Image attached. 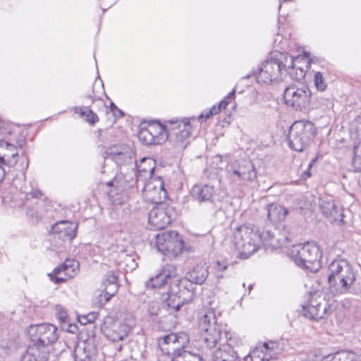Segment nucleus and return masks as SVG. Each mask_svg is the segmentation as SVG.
Wrapping results in <instances>:
<instances>
[{
	"label": "nucleus",
	"instance_id": "55",
	"mask_svg": "<svg viewBox=\"0 0 361 361\" xmlns=\"http://www.w3.org/2000/svg\"><path fill=\"white\" fill-rule=\"evenodd\" d=\"M348 293H351L361 298V285H359L358 286L356 287H353L352 289L350 288Z\"/></svg>",
	"mask_w": 361,
	"mask_h": 361
},
{
	"label": "nucleus",
	"instance_id": "39",
	"mask_svg": "<svg viewBox=\"0 0 361 361\" xmlns=\"http://www.w3.org/2000/svg\"><path fill=\"white\" fill-rule=\"evenodd\" d=\"M56 317L61 324H67L69 322V318L67 312L64 308L60 305H56Z\"/></svg>",
	"mask_w": 361,
	"mask_h": 361
},
{
	"label": "nucleus",
	"instance_id": "45",
	"mask_svg": "<svg viewBox=\"0 0 361 361\" xmlns=\"http://www.w3.org/2000/svg\"><path fill=\"white\" fill-rule=\"evenodd\" d=\"M302 54L308 55L309 59H311V65L314 64V65H317V66H324V59L317 58L315 56L311 57V54L309 52L304 51Z\"/></svg>",
	"mask_w": 361,
	"mask_h": 361
},
{
	"label": "nucleus",
	"instance_id": "50",
	"mask_svg": "<svg viewBox=\"0 0 361 361\" xmlns=\"http://www.w3.org/2000/svg\"><path fill=\"white\" fill-rule=\"evenodd\" d=\"M22 161L21 170H26L29 166V159L27 155L22 154L20 157Z\"/></svg>",
	"mask_w": 361,
	"mask_h": 361
},
{
	"label": "nucleus",
	"instance_id": "23",
	"mask_svg": "<svg viewBox=\"0 0 361 361\" xmlns=\"http://www.w3.org/2000/svg\"><path fill=\"white\" fill-rule=\"evenodd\" d=\"M97 349L90 339L80 342L74 349L75 361H94Z\"/></svg>",
	"mask_w": 361,
	"mask_h": 361
},
{
	"label": "nucleus",
	"instance_id": "43",
	"mask_svg": "<svg viewBox=\"0 0 361 361\" xmlns=\"http://www.w3.org/2000/svg\"><path fill=\"white\" fill-rule=\"evenodd\" d=\"M85 121L91 125H94L99 121V117L92 110L88 109Z\"/></svg>",
	"mask_w": 361,
	"mask_h": 361
},
{
	"label": "nucleus",
	"instance_id": "34",
	"mask_svg": "<svg viewBox=\"0 0 361 361\" xmlns=\"http://www.w3.org/2000/svg\"><path fill=\"white\" fill-rule=\"evenodd\" d=\"M18 156V152H13V151H11V154H5L3 157H0V183L4 180L6 173V171L3 167V165L14 166L17 164V160L16 159V157Z\"/></svg>",
	"mask_w": 361,
	"mask_h": 361
},
{
	"label": "nucleus",
	"instance_id": "15",
	"mask_svg": "<svg viewBox=\"0 0 361 361\" xmlns=\"http://www.w3.org/2000/svg\"><path fill=\"white\" fill-rule=\"evenodd\" d=\"M80 264L75 259H66L63 263L48 274L49 279L55 284H60L75 276L79 269Z\"/></svg>",
	"mask_w": 361,
	"mask_h": 361
},
{
	"label": "nucleus",
	"instance_id": "6",
	"mask_svg": "<svg viewBox=\"0 0 361 361\" xmlns=\"http://www.w3.org/2000/svg\"><path fill=\"white\" fill-rule=\"evenodd\" d=\"M130 329V325L118 319L110 316L104 319L101 331L105 337L112 342L104 348L103 354L106 359L111 357L112 352H114V355H116V353L121 350L122 345L114 343L123 341L128 336Z\"/></svg>",
	"mask_w": 361,
	"mask_h": 361
},
{
	"label": "nucleus",
	"instance_id": "31",
	"mask_svg": "<svg viewBox=\"0 0 361 361\" xmlns=\"http://www.w3.org/2000/svg\"><path fill=\"white\" fill-rule=\"evenodd\" d=\"M213 361H240L237 352L232 348L219 347L212 353Z\"/></svg>",
	"mask_w": 361,
	"mask_h": 361
},
{
	"label": "nucleus",
	"instance_id": "36",
	"mask_svg": "<svg viewBox=\"0 0 361 361\" xmlns=\"http://www.w3.org/2000/svg\"><path fill=\"white\" fill-rule=\"evenodd\" d=\"M139 140L145 145H156L155 141L152 136L149 128L142 127L138 133Z\"/></svg>",
	"mask_w": 361,
	"mask_h": 361
},
{
	"label": "nucleus",
	"instance_id": "61",
	"mask_svg": "<svg viewBox=\"0 0 361 361\" xmlns=\"http://www.w3.org/2000/svg\"><path fill=\"white\" fill-rule=\"evenodd\" d=\"M235 89H233V90H232V92H231L230 93H228V95L224 98V100H226V101H227V99H232V98H233V97H234V96H235Z\"/></svg>",
	"mask_w": 361,
	"mask_h": 361
},
{
	"label": "nucleus",
	"instance_id": "54",
	"mask_svg": "<svg viewBox=\"0 0 361 361\" xmlns=\"http://www.w3.org/2000/svg\"><path fill=\"white\" fill-rule=\"evenodd\" d=\"M276 343L275 342H270L269 343H264V345H263V347L265 348L266 350H270L271 351H274L276 346Z\"/></svg>",
	"mask_w": 361,
	"mask_h": 361
},
{
	"label": "nucleus",
	"instance_id": "27",
	"mask_svg": "<svg viewBox=\"0 0 361 361\" xmlns=\"http://www.w3.org/2000/svg\"><path fill=\"white\" fill-rule=\"evenodd\" d=\"M208 268L205 263L197 264L192 269L187 271L184 279H188L192 285H202L209 276Z\"/></svg>",
	"mask_w": 361,
	"mask_h": 361
},
{
	"label": "nucleus",
	"instance_id": "19",
	"mask_svg": "<svg viewBox=\"0 0 361 361\" xmlns=\"http://www.w3.org/2000/svg\"><path fill=\"white\" fill-rule=\"evenodd\" d=\"M176 277L177 269L176 267L166 264L160 272L146 281L145 286L149 289L161 288L168 283L169 280L173 281Z\"/></svg>",
	"mask_w": 361,
	"mask_h": 361
},
{
	"label": "nucleus",
	"instance_id": "41",
	"mask_svg": "<svg viewBox=\"0 0 361 361\" xmlns=\"http://www.w3.org/2000/svg\"><path fill=\"white\" fill-rule=\"evenodd\" d=\"M352 166L355 172L361 173V153H353Z\"/></svg>",
	"mask_w": 361,
	"mask_h": 361
},
{
	"label": "nucleus",
	"instance_id": "8",
	"mask_svg": "<svg viewBox=\"0 0 361 361\" xmlns=\"http://www.w3.org/2000/svg\"><path fill=\"white\" fill-rule=\"evenodd\" d=\"M289 256L298 267L311 272H317L322 267V253L319 247L314 243L307 242L294 245Z\"/></svg>",
	"mask_w": 361,
	"mask_h": 361
},
{
	"label": "nucleus",
	"instance_id": "9",
	"mask_svg": "<svg viewBox=\"0 0 361 361\" xmlns=\"http://www.w3.org/2000/svg\"><path fill=\"white\" fill-rule=\"evenodd\" d=\"M334 302L326 300L321 292H310L307 301L302 305L304 317L312 320L318 321L329 317L334 312Z\"/></svg>",
	"mask_w": 361,
	"mask_h": 361
},
{
	"label": "nucleus",
	"instance_id": "46",
	"mask_svg": "<svg viewBox=\"0 0 361 361\" xmlns=\"http://www.w3.org/2000/svg\"><path fill=\"white\" fill-rule=\"evenodd\" d=\"M110 110L113 113L115 117L121 118L124 116V113L118 109L114 102L110 103Z\"/></svg>",
	"mask_w": 361,
	"mask_h": 361
},
{
	"label": "nucleus",
	"instance_id": "14",
	"mask_svg": "<svg viewBox=\"0 0 361 361\" xmlns=\"http://www.w3.org/2000/svg\"><path fill=\"white\" fill-rule=\"evenodd\" d=\"M299 59L305 60L307 66H311V59H309L307 54H298L297 56H292L288 52H281L276 50L269 53L262 61V66L259 68L274 65H276L278 68H296V63Z\"/></svg>",
	"mask_w": 361,
	"mask_h": 361
},
{
	"label": "nucleus",
	"instance_id": "25",
	"mask_svg": "<svg viewBox=\"0 0 361 361\" xmlns=\"http://www.w3.org/2000/svg\"><path fill=\"white\" fill-rule=\"evenodd\" d=\"M190 342L189 336L184 332L177 333V339L173 342L174 346L170 355L171 361H182L186 355L192 354L186 350Z\"/></svg>",
	"mask_w": 361,
	"mask_h": 361
},
{
	"label": "nucleus",
	"instance_id": "7",
	"mask_svg": "<svg viewBox=\"0 0 361 361\" xmlns=\"http://www.w3.org/2000/svg\"><path fill=\"white\" fill-rule=\"evenodd\" d=\"M317 133V127L312 121H295L289 129L288 146L295 151L302 152L314 142Z\"/></svg>",
	"mask_w": 361,
	"mask_h": 361
},
{
	"label": "nucleus",
	"instance_id": "64",
	"mask_svg": "<svg viewBox=\"0 0 361 361\" xmlns=\"http://www.w3.org/2000/svg\"><path fill=\"white\" fill-rule=\"evenodd\" d=\"M323 361H331L330 358H329V356L327 355Z\"/></svg>",
	"mask_w": 361,
	"mask_h": 361
},
{
	"label": "nucleus",
	"instance_id": "48",
	"mask_svg": "<svg viewBox=\"0 0 361 361\" xmlns=\"http://www.w3.org/2000/svg\"><path fill=\"white\" fill-rule=\"evenodd\" d=\"M88 109H90V107L76 106L74 108V112L79 114L81 117L85 118Z\"/></svg>",
	"mask_w": 361,
	"mask_h": 361
},
{
	"label": "nucleus",
	"instance_id": "53",
	"mask_svg": "<svg viewBox=\"0 0 361 361\" xmlns=\"http://www.w3.org/2000/svg\"><path fill=\"white\" fill-rule=\"evenodd\" d=\"M311 169L312 168H307L305 171H304L302 174L300 175V178L302 180H306L307 178H309L311 176Z\"/></svg>",
	"mask_w": 361,
	"mask_h": 361
},
{
	"label": "nucleus",
	"instance_id": "1",
	"mask_svg": "<svg viewBox=\"0 0 361 361\" xmlns=\"http://www.w3.org/2000/svg\"><path fill=\"white\" fill-rule=\"evenodd\" d=\"M235 245L241 252L245 255H252L260 247L262 241L264 240L267 244L275 249L286 246L289 242V238L285 231L282 233H276L267 230L259 234V231L255 229L252 225H242L239 226L234 233Z\"/></svg>",
	"mask_w": 361,
	"mask_h": 361
},
{
	"label": "nucleus",
	"instance_id": "22",
	"mask_svg": "<svg viewBox=\"0 0 361 361\" xmlns=\"http://www.w3.org/2000/svg\"><path fill=\"white\" fill-rule=\"evenodd\" d=\"M232 174L238 179L253 181L257 178V172L250 160L240 159L233 166Z\"/></svg>",
	"mask_w": 361,
	"mask_h": 361
},
{
	"label": "nucleus",
	"instance_id": "60",
	"mask_svg": "<svg viewBox=\"0 0 361 361\" xmlns=\"http://www.w3.org/2000/svg\"><path fill=\"white\" fill-rule=\"evenodd\" d=\"M298 64H304L306 68H310L311 66H307L306 61L305 60L301 59H299L298 61L296 63V68H302L301 66H299Z\"/></svg>",
	"mask_w": 361,
	"mask_h": 361
},
{
	"label": "nucleus",
	"instance_id": "4",
	"mask_svg": "<svg viewBox=\"0 0 361 361\" xmlns=\"http://www.w3.org/2000/svg\"><path fill=\"white\" fill-rule=\"evenodd\" d=\"M194 290L193 285L188 279L176 277L171 281L168 292L162 295L164 304L169 313L177 317L176 313L182 307L193 301Z\"/></svg>",
	"mask_w": 361,
	"mask_h": 361
},
{
	"label": "nucleus",
	"instance_id": "21",
	"mask_svg": "<svg viewBox=\"0 0 361 361\" xmlns=\"http://www.w3.org/2000/svg\"><path fill=\"white\" fill-rule=\"evenodd\" d=\"M104 285L105 290L99 295V306L104 305L110 298L117 292L118 285V273L117 271L110 270L105 275Z\"/></svg>",
	"mask_w": 361,
	"mask_h": 361
},
{
	"label": "nucleus",
	"instance_id": "30",
	"mask_svg": "<svg viewBox=\"0 0 361 361\" xmlns=\"http://www.w3.org/2000/svg\"><path fill=\"white\" fill-rule=\"evenodd\" d=\"M267 211V218L273 224L283 221L288 214V210L286 208L275 203L268 204Z\"/></svg>",
	"mask_w": 361,
	"mask_h": 361
},
{
	"label": "nucleus",
	"instance_id": "17",
	"mask_svg": "<svg viewBox=\"0 0 361 361\" xmlns=\"http://www.w3.org/2000/svg\"><path fill=\"white\" fill-rule=\"evenodd\" d=\"M143 195L147 201L152 204L157 205L167 204L164 202V200L167 198L168 194L161 178L147 183L143 189Z\"/></svg>",
	"mask_w": 361,
	"mask_h": 361
},
{
	"label": "nucleus",
	"instance_id": "42",
	"mask_svg": "<svg viewBox=\"0 0 361 361\" xmlns=\"http://www.w3.org/2000/svg\"><path fill=\"white\" fill-rule=\"evenodd\" d=\"M228 104V102L226 100H222L221 101L218 105H214L210 109H209V114L216 115L219 114L222 109H226L227 105Z\"/></svg>",
	"mask_w": 361,
	"mask_h": 361
},
{
	"label": "nucleus",
	"instance_id": "52",
	"mask_svg": "<svg viewBox=\"0 0 361 361\" xmlns=\"http://www.w3.org/2000/svg\"><path fill=\"white\" fill-rule=\"evenodd\" d=\"M358 140L357 144L353 146V153H361V137H355Z\"/></svg>",
	"mask_w": 361,
	"mask_h": 361
},
{
	"label": "nucleus",
	"instance_id": "10",
	"mask_svg": "<svg viewBox=\"0 0 361 361\" xmlns=\"http://www.w3.org/2000/svg\"><path fill=\"white\" fill-rule=\"evenodd\" d=\"M156 247L159 252L170 259H175L182 253L184 242L175 231H167L156 235Z\"/></svg>",
	"mask_w": 361,
	"mask_h": 361
},
{
	"label": "nucleus",
	"instance_id": "3",
	"mask_svg": "<svg viewBox=\"0 0 361 361\" xmlns=\"http://www.w3.org/2000/svg\"><path fill=\"white\" fill-rule=\"evenodd\" d=\"M30 344L27 350L40 360L49 361L51 345L59 338L57 327L51 324H31L27 329Z\"/></svg>",
	"mask_w": 361,
	"mask_h": 361
},
{
	"label": "nucleus",
	"instance_id": "47",
	"mask_svg": "<svg viewBox=\"0 0 361 361\" xmlns=\"http://www.w3.org/2000/svg\"><path fill=\"white\" fill-rule=\"evenodd\" d=\"M182 361H205L204 359L199 355L190 354L186 355V357Z\"/></svg>",
	"mask_w": 361,
	"mask_h": 361
},
{
	"label": "nucleus",
	"instance_id": "5",
	"mask_svg": "<svg viewBox=\"0 0 361 361\" xmlns=\"http://www.w3.org/2000/svg\"><path fill=\"white\" fill-rule=\"evenodd\" d=\"M356 279L350 264L345 259L332 261L328 268L329 289L336 294L348 293Z\"/></svg>",
	"mask_w": 361,
	"mask_h": 361
},
{
	"label": "nucleus",
	"instance_id": "24",
	"mask_svg": "<svg viewBox=\"0 0 361 361\" xmlns=\"http://www.w3.org/2000/svg\"><path fill=\"white\" fill-rule=\"evenodd\" d=\"M78 224L68 221H61L53 225L51 233L58 235V238L63 241L71 242L76 236Z\"/></svg>",
	"mask_w": 361,
	"mask_h": 361
},
{
	"label": "nucleus",
	"instance_id": "62",
	"mask_svg": "<svg viewBox=\"0 0 361 361\" xmlns=\"http://www.w3.org/2000/svg\"><path fill=\"white\" fill-rule=\"evenodd\" d=\"M94 97H95V96H94V94H87V95L86 96V97H87V99H91V103H93V102H94Z\"/></svg>",
	"mask_w": 361,
	"mask_h": 361
},
{
	"label": "nucleus",
	"instance_id": "56",
	"mask_svg": "<svg viewBox=\"0 0 361 361\" xmlns=\"http://www.w3.org/2000/svg\"><path fill=\"white\" fill-rule=\"evenodd\" d=\"M290 70H291V72H289V73H290V75H293V71H295V70H296V71H297L298 69H290ZM298 70L300 71V75H299L298 77H297V78H296V80H300V79H301V78H305V74H306V72H305V71H304V69L300 68V69H298Z\"/></svg>",
	"mask_w": 361,
	"mask_h": 361
},
{
	"label": "nucleus",
	"instance_id": "37",
	"mask_svg": "<svg viewBox=\"0 0 361 361\" xmlns=\"http://www.w3.org/2000/svg\"><path fill=\"white\" fill-rule=\"evenodd\" d=\"M314 85L317 90L324 91L327 88V83L324 79L323 73L321 72H316L314 77Z\"/></svg>",
	"mask_w": 361,
	"mask_h": 361
},
{
	"label": "nucleus",
	"instance_id": "57",
	"mask_svg": "<svg viewBox=\"0 0 361 361\" xmlns=\"http://www.w3.org/2000/svg\"><path fill=\"white\" fill-rule=\"evenodd\" d=\"M29 195H31L32 197H33V198H38L42 195V193L39 190H32Z\"/></svg>",
	"mask_w": 361,
	"mask_h": 361
},
{
	"label": "nucleus",
	"instance_id": "51",
	"mask_svg": "<svg viewBox=\"0 0 361 361\" xmlns=\"http://www.w3.org/2000/svg\"><path fill=\"white\" fill-rule=\"evenodd\" d=\"M0 147H5L6 149L10 151H15L16 147L13 145H11L6 141L0 140Z\"/></svg>",
	"mask_w": 361,
	"mask_h": 361
},
{
	"label": "nucleus",
	"instance_id": "2",
	"mask_svg": "<svg viewBox=\"0 0 361 361\" xmlns=\"http://www.w3.org/2000/svg\"><path fill=\"white\" fill-rule=\"evenodd\" d=\"M198 329L204 343L209 348L216 345L221 338L223 331H225L226 343L222 346L235 350V347L242 344L240 338L235 333L223 329V324L218 322L213 310H209L199 317Z\"/></svg>",
	"mask_w": 361,
	"mask_h": 361
},
{
	"label": "nucleus",
	"instance_id": "28",
	"mask_svg": "<svg viewBox=\"0 0 361 361\" xmlns=\"http://www.w3.org/2000/svg\"><path fill=\"white\" fill-rule=\"evenodd\" d=\"M149 132L153 136L156 145H161L169 138V130L159 121H151L147 123Z\"/></svg>",
	"mask_w": 361,
	"mask_h": 361
},
{
	"label": "nucleus",
	"instance_id": "13",
	"mask_svg": "<svg viewBox=\"0 0 361 361\" xmlns=\"http://www.w3.org/2000/svg\"><path fill=\"white\" fill-rule=\"evenodd\" d=\"M178 216L177 210L170 204H159L154 207L148 214L150 229L162 230Z\"/></svg>",
	"mask_w": 361,
	"mask_h": 361
},
{
	"label": "nucleus",
	"instance_id": "33",
	"mask_svg": "<svg viewBox=\"0 0 361 361\" xmlns=\"http://www.w3.org/2000/svg\"><path fill=\"white\" fill-rule=\"evenodd\" d=\"M328 356L331 361H361V355L353 350H341Z\"/></svg>",
	"mask_w": 361,
	"mask_h": 361
},
{
	"label": "nucleus",
	"instance_id": "12",
	"mask_svg": "<svg viewBox=\"0 0 361 361\" xmlns=\"http://www.w3.org/2000/svg\"><path fill=\"white\" fill-rule=\"evenodd\" d=\"M136 183L133 177L127 179L126 176H116L113 180L107 182L106 185L110 187L108 191L109 200L114 205H121L128 200L129 190Z\"/></svg>",
	"mask_w": 361,
	"mask_h": 361
},
{
	"label": "nucleus",
	"instance_id": "18",
	"mask_svg": "<svg viewBox=\"0 0 361 361\" xmlns=\"http://www.w3.org/2000/svg\"><path fill=\"white\" fill-rule=\"evenodd\" d=\"M319 208L323 215L330 223L340 224L343 222V208L336 204L331 197H320Z\"/></svg>",
	"mask_w": 361,
	"mask_h": 361
},
{
	"label": "nucleus",
	"instance_id": "44",
	"mask_svg": "<svg viewBox=\"0 0 361 361\" xmlns=\"http://www.w3.org/2000/svg\"><path fill=\"white\" fill-rule=\"evenodd\" d=\"M250 355L252 356L254 361H268L269 359L266 358L265 354L259 350H255L252 352H251Z\"/></svg>",
	"mask_w": 361,
	"mask_h": 361
},
{
	"label": "nucleus",
	"instance_id": "20",
	"mask_svg": "<svg viewBox=\"0 0 361 361\" xmlns=\"http://www.w3.org/2000/svg\"><path fill=\"white\" fill-rule=\"evenodd\" d=\"M173 126L169 130V137L173 139L177 144H183L188 139L191 133L192 126L188 118L181 121H169Z\"/></svg>",
	"mask_w": 361,
	"mask_h": 361
},
{
	"label": "nucleus",
	"instance_id": "59",
	"mask_svg": "<svg viewBox=\"0 0 361 361\" xmlns=\"http://www.w3.org/2000/svg\"><path fill=\"white\" fill-rule=\"evenodd\" d=\"M213 114H209V110L205 113H202L200 116V119L202 118H210Z\"/></svg>",
	"mask_w": 361,
	"mask_h": 361
},
{
	"label": "nucleus",
	"instance_id": "35",
	"mask_svg": "<svg viewBox=\"0 0 361 361\" xmlns=\"http://www.w3.org/2000/svg\"><path fill=\"white\" fill-rule=\"evenodd\" d=\"M228 262L226 260H215L212 262V271L216 279H221L224 277V272L228 269Z\"/></svg>",
	"mask_w": 361,
	"mask_h": 361
},
{
	"label": "nucleus",
	"instance_id": "38",
	"mask_svg": "<svg viewBox=\"0 0 361 361\" xmlns=\"http://www.w3.org/2000/svg\"><path fill=\"white\" fill-rule=\"evenodd\" d=\"M350 133L354 137H361V114L357 116L352 122Z\"/></svg>",
	"mask_w": 361,
	"mask_h": 361
},
{
	"label": "nucleus",
	"instance_id": "58",
	"mask_svg": "<svg viewBox=\"0 0 361 361\" xmlns=\"http://www.w3.org/2000/svg\"><path fill=\"white\" fill-rule=\"evenodd\" d=\"M319 155L315 157L314 158H313L310 162L309 163L308 166H309V168H312L315 164L316 162L317 161V160L319 159Z\"/></svg>",
	"mask_w": 361,
	"mask_h": 361
},
{
	"label": "nucleus",
	"instance_id": "29",
	"mask_svg": "<svg viewBox=\"0 0 361 361\" xmlns=\"http://www.w3.org/2000/svg\"><path fill=\"white\" fill-rule=\"evenodd\" d=\"M281 69H257L254 72L256 81L259 84H271L278 81Z\"/></svg>",
	"mask_w": 361,
	"mask_h": 361
},
{
	"label": "nucleus",
	"instance_id": "63",
	"mask_svg": "<svg viewBox=\"0 0 361 361\" xmlns=\"http://www.w3.org/2000/svg\"><path fill=\"white\" fill-rule=\"evenodd\" d=\"M243 360L244 361H254L250 353L245 356Z\"/></svg>",
	"mask_w": 361,
	"mask_h": 361
},
{
	"label": "nucleus",
	"instance_id": "26",
	"mask_svg": "<svg viewBox=\"0 0 361 361\" xmlns=\"http://www.w3.org/2000/svg\"><path fill=\"white\" fill-rule=\"evenodd\" d=\"M214 194V186L208 184L195 185L190 191L192 197L200 203L213 202Z\"/></svg>",
	"mask_w": 361,
	"mask_h": 361
},
{
	"label": "nucleus",
	"instance_id": "49",
	"mask_svg": "<svg viewBox=\"0 0 361 361\" xmlns=\"http://www.w3.org/2000/svg\"><path fill=\"white\" fill-rule=\"evenodd\" d=\"M27 215L33 219H38L39 218V214L36 209L29 208L27 212Z\"/></svg>",
	"mask_w": 361,
	"mask_h": 361
},
{
	"label": "nucleus",
	"instance_id": "32",
	"mask_svg": "<svg viewBox=\"0 0 361 361\" xmlns=\"http://www.w3.org/2000/svg\"><path fill=\"white\" fill-rule=\"evenodd\" d=\"M177 339V333H171L157 338V343L161 352L170 356L173 342Z\"/></svg>",
	"mask_w": 361,
	"mask_h": 361
},
{
	"label": "nucleus",
	"instance_id": "40",
	"mask_svg": "<svg viewBox=\"0 0 361 361\" xmlns=\"http://www.w3.org/2000/svg\"><path fill=\"white\" fill-rule=\"evenodd\" d=\"M98 317V313L90 312L87 315H82L79 317V322L82 324H92Z\"/></svg>",
	"mask_w": 361,
	"mask_h": 361
},
{
	"label": "nucleus",
	"instance_id": "16",
	"mask_svg": "<svg viewBox=\"0 0 361 361\" xmlns=\"http://www.w3.org/2000/svg\"><path fill=\"white\" fill-rule=\"evenodd\" d=\"M105 153L118 166H135L134 153L130 147L126 145H114L106 148Z\"/></svg>",
	"mask_w": 361,
	"mask_h": 361
},
{
	"label": "nucleus",
	"instance_id": "11",
	"mask_svg": "<svg viewBox=\"0 0 361 361\" xmlns=\"http://www.w3.org/2000/svg\"><path fill=\"white\" fill-rule=\"evenodd\" d=\"M285 104L295 111L306 110L310 104L312 92L307 85H290L283 92Z\"/></svg>",
	"mask_w": 361,
	"mask_h": 361
}]
</instances>
